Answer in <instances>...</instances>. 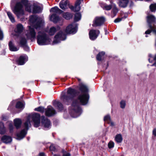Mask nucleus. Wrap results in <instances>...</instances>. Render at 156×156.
I'll return each mask as SVG.
<instances>
[{"label": "nucleus", "mask_w": 156, "mask_h": 156, "mask_svg": "<svg viewBox=\"0 0 156 156\" xmlns=\"http://www.w3.org/2000/svg\"><path fill=\"white\" fill-rule=\"evenodd\" d=\"M76 90L74 89L70 88L68 89L67 94H62L61 99L65 104L69 105L72 101L71 105L69 108V111L71 116L73 118H76L81 114L82 111L80 106V104L77 100H73V98L76 94Z\"/></svg>", "instance_id": "1"}, {"label": "nucleus", "mask_w": 156, "mask_h": 156, "mask_svg": "<svg viewBox=\"0 0 156 156\" xmlns=\"http://www.w3.org/2000/svg\"><path fill=\"white\" fill-rule=\"evenodd\" d=\"M12 0L11 4H16L14 8L12 9L14 13L17 16L18 18H19L24 14V11L22 9V3L25 6L26 9V6L29 5H31L30 3L28 2L27 0Z\"/></svg>", "instance_id": "2"}, {"label": "nucleus", "mask_w": 156, "mask_h": 156, "mask_svg": "<svg viewBox=\"0 0 156 156\" xmlns=\"http://www.w3.org/2000/svg\"><path fill=\"white\" fill-rule=\"evenodd\" d=\"M79 89L82 94L78 96V99L82 105H86L88 103L89 98L88 93V87L85 84L80 83L79 85Z\"/></svg>", "instance_id": "3"}, {"label": "nucleus", "mask_w": 156, "mask_h": 156, "mask_svg": "<svg viewBox=\"0 0 156 156\" xmlns=\"http://www.w3.org/2000/svg\"><path fill=\"white\" fill-rule=\"evenodd\" d=\"M30 24L36 29H39L44 24V20L35 15L30 16L29 18Z\"/></svg>", "instance_id": "4"}, {"label": "nucleus", "mask_w": 156, "mask_h": 156, "mask_svg": "<svg viewBox=\"0 0 156 156\" xmlns=\"http://www.w3.org/2000/svg\"><path fill=\"white\" fill-rule=\"evenodd\" d=\"M31 118L34 122V126L37 127L39 126L40 123V115L37 113H35L32 115L30 116H28L27 121L24 123V127L25 129L27 130L31 126L30 118Z\"/></svg>", "instance_id": "5"}, {"label": "nucleus", "mask_w": 156, "mask_h": 156, "mask_svg": "<svg viewBox=\"0 0 156 156\" xmlns=\"http://www.w3.org/2000/svg\"><path fill=\"white\" fill-rule=\"evenodd\" d=\"M50 12L52 13V14L50 16L51 20L54 23H57L61 21L63 22L62 19L59 17L58 15L62 13L63 11L59 9L57 7L52 8L50 10Z\"/></svg>", "instance_id": "6"}, {"label": "nucleus", "mask_w": 156, "mask_h": 156, "mask_svg": "<svg viewBox=\"0 0 156 156\" xmlns=\"http://www.w3.org/2000/svg\"><path fill=\"white\" fill-rule=\"evenodd\" d=\"M51 40L44 32H38L37 36V41L39 45H43L50 44Z\"/></svg>", "instance_id": "7"}, {"label": "nucleus", "mask_w": 156, "mask_h": 156, "mask_svg": "<svg viewBox=\"0 0 156 156\" xmlns=\"http://www.w3.org/2000/svg\"><path fill=\"white\" fill-rule=\"evenodd\" d=\"M147 21L150 29H151L153 33L156 34V18L152 15H149L147 16Z\"/></svg>", "instance_id": "8"}, {"label": "nucleus", "mask_w": 156, "mask_h": 156, "mask_svg": "<svg viewBox=\"0 0 156 156\" xmlns=\"http://www.w3.org/2000/svg\"><path fill=\"white\" fill-rule=\"evenodd\" d=\"M26 10L29 12H32L33 13H36L41 12L42 9L37 4L34 3L26 6Z\"/></svg>", "instance_id": "9"}, {"label": "nucleus", "mask_w": 156, "mask_h": 156, "mask_svg": "<svg viewBox=\"0 0 156 156\" xmlns=\"http://www.w3.org/2000/svg\"><path fill=\"white\" fill-rule=\"evenodd\" d=\"M66 38V35L62 31H59L55 36L53 41V44H56L60 42L61 41L65 40Z\"/></svg>", "instance_id": "10"}, {"label": "nucleus", "mask_w": 156, "mask_h": 156, "mask_svg": "<svg viewBox=\"0 0 156 156\" xmlns=\"http://www.w3.org/2000/svg\"><path fill=\"white\" fill-rule=\"evenodd\" d=\"M77 24L75 23H73L69 25L65 30V32L67 34H75L77 31Z\"/></svg>", "instance_id": "11"}, {"label": "nucleus", "mask_w": 156, "mask_h": 156, "mask_svg": "<svg viewBox=\"0 0 156 156\" xmlns=\"http://www.w3.org/2000/svg\"><path fill=\"white\" fill-rule=\"evenodd\" d=\"M36 33L35 30L29 26V30L27 31V33L26 34V35L28 39H30L33 41L35 38Z\"/></svg>", "instance_id": "12"}, {"label": "nucleus", "mask_w": 156, "mask_h": 156, "mask_svg": "<svg viewBox=\"0 0 156 156\" xmlns=\"http://www.w3.org/2000/svg\"><path fill=\"white\" fill-rule=\"evenodd\" d=\"M56 113L55 110L51 106H48L45 110V114L48 117L53 116Z\"/></svg>", "instance_id": "13"}, {"label": "nucleus", "mask_w": 156, "mask_h": 156, "mask_svg": "<svg viewBox=\"0 0 156 156\" xmlns=\"http://www.w3.org/2000/svg\"><path fill=\"white\" fill-rule=\"evenodd\" d=\"M105 21L104 17H97L95 18L93 26V27L99 26L103 24Z\"/></svg>", "instance_id": "14"}, {"label": "nucleus", "mask_w": 156, "mask_h": 156, "mask_svg": "<svg viewBox=\"0 0 156 156\" xmlns=\"http://www.w3.org/2000/svg\"><path fill=\"white\" fill-rule=\"evenodd\" d=\"M99 34L100 31L98 30H91L89 32V38L91 40H94L97 38Z\"/></svg>", "instance_id": "15"}, {"label": "nucleus", "mask_w": 156, "mask_h": 156, "mask_svg": "<svg viewBox=\"0 0 156 156\" xmlns=\"http://www.w3.org/2000/svg\"><path fill=\"white\" fill-rule=\"evenodd\" d=\"M41 124L45 128H49L51 126V122L50 120L44 116L41 117Z\"/></svg>", "instance_id": "16"}, {"label": "nucleus", "mask_w": 156, "mask_h": 156, "mask_svg": "<svg viewBox=\"0 0 156 156\" xmlns=\"http://www.w3.org/2000/svg\"><path fill=\"white\" fill-rule=\"evenodd\" d=\"M28 57L26 55L21 56L19 58L17 63L19 65H23L27 60Z\"/></svg>", "instance_id": "17"}, {"label": "nucleus", "mask_w": 156, "mask_h": 156, "mask_svg": "<svg viewBox=\"0 0 156 156\" xmlns=\"http://www.w3.org/2000/svg\"><path fill=\"white\" fill-rule=\"evenodd\" d=\"M12 140L11 136L7 135H4L1 138V140L2 142L6 144L10 143Z\"/></svg>", "instance_id": "18"}, {"label": "nucleus", "mask_w": 156, "mask_h": 156, "mask_svg": "<svg viewBox=\"0 0 156 156\" xmlns=\"http://www.w3.org/2000/svg\"><path fill=\"white\" fill-rule=\"evenodd\" d=\"M9 50L12 51H17L19 49V47L16 46L13 42L10 41L9 43Z\"/></svg>", "instance_id": "19"}, {"label": "nucleus", "mask_w": 156, "mask_h": 156, "mask_svg": "<svg viewBox=\"0 0 156 156\" xmlns=\"http://www.w3.org/2000/svg\"><path fill=\"white\" fill-rule=\"evenodd\" d=\"M59 5L61 9L65 10L68 8V6L69 5V2L67 0L66 1L64 2L62 1L60 2Z\"/></svg>", "instance_id": "20"}, {"label": "nucleus", "mask_w": 156, "mask_h": 156, "mask_svg": "<svg viewBox=\"0 0 156 156\" xmlns=\"http://www.w3.org/2000/svg\"><path fill=\"white\" fill-rule=\"evenodd\" d=\"M27 133V131L25 129H23L21 130V132L17 134V138L18 140H21L24 137Z\"/></svg>", "instance_id": "21"}, {"label": "nucleus", "mask_w": 156, "mask_h": 156, "mask_svg": "<svg viewBox=\"0 0 156 156\" xmlns=\"http://www.w3.org/2000/svg\"><path fill=\"white\" fill-rule=\"evenodd\" d=\"M60 29V27L59 26H57L56 27H51L48 31V34L50 35H53L55 32L58 30H59Z\"/></svg>", "instance_id": "22"}, {"label": "nucleus", "mask_w": 156, "mask_h": 156, "mask_svg": "<svg viewBox=\"0 0 156 156\" xmlns=\"http://www.w3.org/2000/svg\"><path fill=\"white\" fill-rule=\"evenodd\" d=\"M128 3V0H119V5L120 7L125 8L127 6Z\"/></svg>", "instance_id": "23"}, {"label": "nucleus", "mask_w": 156, "mask_h": 156, "mask_svg": "<svg viewBox=\"0 0 156 156\" xmlns=\"http://www.w3.org/2000/svg\"><path fill=\"white\" fill-rule=\"evenodd\" d=\"M14 125L16 129H19L22 123V122L20 119H16L14 120Z\"/></svg>", "instance_id": "24"}, {"label": "nucleus", "mask_w": 156, "mask_h": 156, "mask_svg": "<svg viewBox=\"0 0 156 156\" xmlns=\"http://www.w3.org/2000/svg\"><path fill=\"white\" fill-rule=\"evenodd\" d=\"M6 132V129L4 126V123L0 122V134H4Z\"/></svg>", "instance_id": "25"}, {"label": "nucleus", "mask_w": 156, "mask_h": 156, "mask_svg": "<svg viewBox=\"0 0 156 156\" xmlns=\"http://www.w3.org/2000/svg\"><path fill=\"white\" fill-rule=\"evenodd\" d=\"M63 17L66 20H69L73 17V15L71 13L66 12L62 14Z\"/></svg>", "instance_id": "26"}, {"label": "nucleus", "mask_w": 156, "mask_h": 156, "mask_svg": "<svg viewBox=\"0 0 156 156\" xmlns=\"http://www.w3.org/2000/svg\"><path fill=\"white\" fill-rule=\"evenodd\" d=\"M122 137L121 134H118L115 136V140L117 143H121L122 141Z\"/></svg>", "instance_id": "27"}, {"label": "nucleus", "mask_w": 156, "mask_h": 156, "mask_svg": "<svg viewBox=\"0 0 156 156\" xmlns=\"http://www.w3.org/2000/svg\"><path fill=\"white\" fill-rule=\"evenodd\" d=\"M23 29V25L20 24H18L16 26V29L15 30V31L18 33H20L21 32Z\"/></svg>", "instance_id": "28"}, {"label": "nucleus", "mask_w": 156, "mask_h": 156, "mask_svg": "<svg viewBox=\"0 0 156 156\" xmlns=\"http://www.w3.org/2000/svg\"><path fill=\"white\" fill-rule=\"evenodd\" d=\"M105 53L104 51H102L101 52H99L97 56V59L99 61H101L103 56L105 55Z\"/></svg>", "instance_id": "29"}, {"label": "nucleus", "mask_w": 156, "mask_h": 156, "mask_svg": "<svg viewBox=\"0 0 156 156\" xmlns=\"http://www.w3.org/2000/svg\"><path fill=\"white\" fill-rule=\"evenodd\" d=\"M27 40L25 38L22 37L21 38L20 43L21 47L25 46V45L27 44Z\"/></svg>", "instance_id": "30"}, {"label": "nucleus", "mask_w": 156, "mask_h": 156, "mask_svg": "<svg viewBox=\"0 0 156 156\" xmlns=\"http://www.w3.org/2000/svg\"><path fill=\"white\" fill-rule=\"evenodd\" d=\"M54 105L57 106L59 110H61L63 109V105L61 102L59 101H56L54 103Z\"/></svg>", "instance_id": "31"}, {"label": "nucleus", "mask_w": 156, "mask_h": 156, "mask_svg": "<svg viewBox=\"0 0 156 156\" xmlns=\"http://www.w3.org/2000/svg\"><path fill=\"white\" fill-rule=\"evenodd\" d=\"M7 13L12 23H14L15 22V20L12 14L9 12H7Z\"/></svg>", "instance_id": "32"}, {"label": "nucleus", "mask_w": 156, "mask_h": 156, "mask_svg": "<svg viewBox=\"0 0 156 156\" xmlns=\"http://www.w3.org/2000/svg\"><path fill=\"white\" fill-rule=\"evenodd\" d=\"M149 8L151 12H155L156 10V3L151 4L149 6Z\"/></svg>", "instance_id": "33"}, {"label": "nucleus", "mask_w": 156, "mask_h": 156, "mask_svg": "<svg viewBox=\"0 0 156 156\" xmlns=\"http://www.w3.org/2000/svg\"><path fill=\"white\" fill-rule=\"evenodd\" d=\"M81 18V15L80 13H76L75 14L74 18V20L75 21H79Z\"/></svg>", "instance_id": "34"}, {"label": "nucleus", "mask_w": 156, "mask_h": 156, "mask_svg": "<svg viewBox=\"0 0 156 156\" xmlns=\"http://www.w3.org/2000/svg\"><path fill=\"white\" fill-rule=\"evenodd\" d=\"M127 17V15L125 14L124 16L122 17L121 18H118L117 19H115L114 21V22L115 23H118L121 21V20H122L123 19H125Z\"/></svg>", "instance_id": "35"}, {"label": "nucleus", "mask_w": 156, "mask_h": 156, "mask_svg": "<svg viewBox=\"0 0 156 156\" xmlns=\"http://www.w3.org/2000/svg\"><path fill=\"white\" fill-rule=\"evenodd\" d=\"M16 107L17 108L23 109L24 107V105L22 102L19 101L17 103Z\"/></svg>", "instance_id": "36"}, {"label": "nucleus", "mask_w": 156, "mask_h": 156, "mask_svg": "<svg viewBox=\"0 0 156 156\" xmlns=\"http://www.w3.org/2000/svg\"><path fill=\"white\" fill-rule=\"evenodd\" d=\"M34 110L43 113L44 112L45 110L44 107L40 106L38 108H35Z\"/></svg>", "instance_id": "37"}, {"label": "nucleus", "mask_w": 156, "mask_h": 156, "mask_svg": "<svg viewBox=\"0 0 156 156\" xmlns=\"http://www.w3.org/2000/svg\"><path fill=\"white\" fill-rule=\"evenodd\" d=\"M111 120V118L109 115H107L105 116L104 118V121L105 122H107L108 123H110Z\"/></svg>", "instance_id": "38"}, {"label": "nucleus", "mask_w": 156, "mask_h": 156, "mask_svg": "<svg viewBox=\"0 0 156 156\" xmlns=\"http://www.w3.org/2000/svg\"><path fill=\"white\" fill-rule=\"evenodd\" d=\"M112 5H104V6L103 7V9H104L106 10H109L111 9L112 8Z\"/></svg>", "instance_id": "39"}, {"label": "nucleus", "mask_w": 156, "mask_h": 156, "mask_svg": "<svg viewBox=\"0 0 156 156\" xmlns=\"http://www.w3.org/2000/svg\"><path fill=\"white\" fill-rule=\"evenodd\" d=\"M114 143L112 141H110L108 143V146L109 148L110 149L114 147Z\"/></svg>", "instance_id": "40"}, {"label": "nucleus", "mask_w": 156, "mask_h": 156, "mask_svg": "<svg viewBox=\"0 0 156 156\" xmlns=\"http://www.w3.org/2000/svg\"><path fill=\"white\" fill-rule=\"evenodd\" d=\"M120 107L121 108H125L126 105V102L124 101H122L120 103Z\"/></svg>", "instance_id": "41"}, {"label": "nucleus", "mask_w": 156, "mask_h": 156, "mask_svg": "<svg viewBox=\"0 0 156 156\" xmlns=\"http://www.w3.org/2000/svg\"><path fill=\"white\" fill-rule=\"evenodd\" d=\"M13 127L12 124H10L9 125V129L10 132L12 133L13 131Z\"/></svg>", "instance_id": "42"}, {"label": "nucleus", "mask_w": 156, "mask_h": 156, "mask_svg": "<svg viewBox=\"0 0 156 156\" xmlns=\"http://www.w3.org/2000/svg\"><path fill=\"white\" fill-rule=\"evenodd\" d=\"M148 29L147 31H146L145 33V34H150L152 31L153 32V31L151 29Z\"/></svg>", "instance_id": "43"}, {"label": "nucleus", "mask_w": 156, "mask_h": 156, "mask_svg": "<svg viewBox=\"0 0 156 156\" xmlns=\"http://www.w3.org/2000/svg\"><path fill=\"white\" fill-rule=\"evenodd\" d=\"M3 37V34L2 31L0 29V40H2Z\"/></svg>", "instance_id": "44"}, {"label": "nucleus", "mask_w": 156, "mask_h": 156, "mask_svg": "<svg viewBox=\"0 0 156 156\" xmlns=\"http://www.w3.org/2000/svg\"><path fill=\"white\" fill-rule=\"evenodd\" d=\"M23 47L24 48V49L26 51H29V48L27 45V44L25 45V46H23Z\"/></svg>", "instance_id": "45"}, {"label": "nucleus", "mask_w": 156, "mask_h": 156, "mask_svg": "<svg viewBox=\"0 0 156 156\" xmlns=\"http://www.w3.org/2000/svg\"><path fill=\"white\" fill-rule=\"evenodd\" d=\"M50 149L51 151H54L55 150V147L53 145H51L50 147Z\"/></svg>", "instance_id": "46"}, {"label": "nucleus", "mask_w": 156, "mask_h": 156, "mask_svg": "<svg viewBox=\"0 0 156 156\" xmlns=\"http://www.w3.org/2000/svg\"><path fill=\"white\" fill-rule=\"evenodd\" d=\"M7 119V117L4 115H3L2 117V120L4 121H6Z\"/></svg>", "instance_id": "47"}, {"label": "nucleus", "mask_w": 156, "mask_h": 156, "mask_svg": "<svg viewBox=\"0 0 156 156\" xmlns=\"http://www.w3.org/2000/svg\"><path fill=\"white\" fill-rule=\"evenodd\" d=\"M152 133L153 135L156 136V128L153 129Z\"/></svg>", "instance_id": "48"}, {"label": "nucleus", "mask_w": 156, "mask_h": 156, "mask_svg": "<svg viewBox=\"0 0 156 156\" xmlns=\"http://www.w3.org/2000/svg\"><path fill=\"white\" fill-rule=\"evenodd\" d=\"M69 7L72 10L75 12V6L74 7L73 6H69Z\"/></svg>", "instance_id": "49"}, {"label": "nucleus", "mask_w": 156, "mask_h": 156, "mask_svg": "<svg viewBox=\"0 0 156 156\" xmlns=\"http://www.w3.org/2000/svg\"><path fill=\"white\" fill-rule=\"evenodd\" d=\"M154 59V60L155 61V62L152 65V66H156V55H155Z\"/></svg>", "instance_id": "50"}, {"label": "nucleus", "mask_w": 156, "mask_h": 156, "mask_svg": "<svg viewBox=\"0 0 156 156\" xmlns=\"http://www.w3.org/2000/svg\"><path fill=\"white\" fill-rule=\"evenodd\" d=\"M70 154L68 153H64L63 155V156H70Z\"/></svg>", "instance_id": "51"}, {"label": "nucleus", "mask_w": 156, "mask_h": 156, "mask_svg": "<svg viewBox=\"0 0 156 156\" xmlns=\"http://www.w3.org/2000/svg\"><path fill=\"white\" fill-rule=\"evenodd\" d=\"M117 11H118V10H117V9H115L114 10L113 12L115 13L114 16H115L116 15V13L117 12Z\"/></svg>", "instance_id": "52"}, {"label": "nucleus", "mask_w": 156, "mask_h": 156, "mask_svg": "<svg viewBox=\"0 0 156 156\" xmlns=\"http://www.w3.org/2000/svg\"><path fill=\"white\" fill-rule=\"evenodd\" d=\"M111 126H114V123L113 122L111 121H111L110 122V123H109Z\"/></svg>", "instance_id": "53"}, {"label": "nucleus", "mask_w": 156, "mask_h": 156, "mask_svg": "<svg viewBox=\"0 0 156 156\" xmlns=\"http://www.w3.org/2000/svg\"><path fill=\"white\" fill-rule=\"evenodd\" d=\"M40 156H45V154L43 153H41L40 154Z\"/></svg>", "instance_id": "54"}, {"label": "nucleus", "mask_w": 156, "mask_h": 156, "mask_svg": "<svg viewBox=\"0 0 156 156\" xmlns=\"http://www.w3.org/2000/svg\"><path fill=\"white\" fill-rule=\"evenodd\" d=\"M14 104V102L13 101L11 103V104H10V105H9V107L11 106H12Z\"/></svg>", "instance_id": "55"}, {"label": "nucleus", "mask_w": 156, "mask_h": 156, "mask_svg": "<svg viewBox=\"0 0 156 156\" xmlns=\"http://www.w3.org/2000/svg\"><path fill=\"white\" fill-rule=\"evenodd\" d=\"M54 156H60L59 155L55 154Z\"/></svg>", "instance_id": "56"}, {"label": "nucleus", "mask_w": 156, "mask_h": 156, "mask_svg": "<svg viewBox=\"0 0 156 156\" xmlns=\"http://www.w3.org/2000/svg\"><path fill=\"white\" fill-rule=\"evenodd\" d=\"M145 37H147V36L146 35V36H145Z\"/></svg>", "instance_id": "57"}]
</instances>
